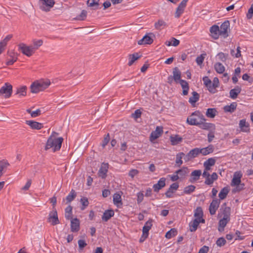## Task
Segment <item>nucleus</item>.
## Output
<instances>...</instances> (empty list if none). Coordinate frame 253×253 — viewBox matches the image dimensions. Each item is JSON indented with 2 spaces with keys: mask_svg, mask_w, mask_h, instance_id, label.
<instances>
[{
  "mask_svg": "<svg viewBox=\"0 0 253 253\" xmlns=\"http://www.w3.org/2000/svg\"><path fill=\"white\" fill-rule=\"evenodd\" d=\"M12 37L11 35H7L1 42H0V44H3L4 46L7 44V42L9 41Z\"/></svg>",
  "mask_w": 253,
  "mask_h": 253,
  "instance_id": "nucleus-61",
  "label": "nucleus"
},
{
  "mask_svg": "<svg viewBox=\"0 0 253 253\" xmlns=\"http://www.w3.org/2000/svg\"><path fill=\"white\" fill-rule=\"evenodd\" d=\"M194 215L195 217V219H198V220L204 219L203 218V211L201 207H198L194 211Z\"/></svg>",
  "mask_w": 253,
  "mask_h": 253,
  "instance_id": "nucleus-30",
  "label": "nucleus"
},
{
  "mask_svg": "<svg viewBox=\"0 0 253 253\" xmlns=\"http://www.w3.org/2000/svg\"><path fill=\"white\" fill-rule=\"evenodd\" d=\"M242 177V173L241 171H236L234 173L233 178L231 181V186H234L239 185L241 183V178Z\"/></svg>",
  "mask_w": 253,
  "mask_h": 253,
  "instance_id": "nucleus-15",
  "label": "nucleus"
},
{
  "mask_svg": "<svg viewBox=\"0 0 253 253\" xmlns=\"http://www.w3.org/2000/svg\"><path fill=\"white\" fill-rule=\"evenodd\" d=\"M230 220L228 219H227L224 218H222L221 219H220L219 221V229L218 230L220 231V228H222V230H223L224 229V228L226 226V224L228 223V222Z\"/></svg>",
  "mask_w": 253,
  "mask_h": 253,
  "instance_id": "nucleus-49",
  "label": "nucleus"
},
{
  "mask_svg": "<svg viewBox=\"0 0 253 253\" xmlns=\"http://www.w3.org/2000/svg\"><path fill=\"white\" fill-rule=\"evenodd\" d=\"M206 56V53H203L196 58V61L198 65H201L203 63Z\"/></svg>",
  "mask_w": 253,
  "mask_h": 253,
  "instance_id": "nucleus-55",
  "label": "nucleus"
},
{
  "mask_svg": "<svg viewBox=\"0 0 253 253\" xmlns=\"http://www.w3.org/2000/svg\"><path fill=\"white\" fill-rule=\"evenodd\" d=\"M210 32L212 38L217 39L220 35L219 27L216 25H214L210 28Z\"/></svg>",
  "mask_w": 253,
  "mask_h": 253,
  "instance_id": "nucleus-16",
  "label": "nucleus"
},
{
  "mask_svg": "<svg viewBox=\"0 0 253 253\" xmlns=\"http://www.w3.org/2000/svg\"><path fill=\"white\" fill-rule=\"evenodd\" d=\"M141 56L139 55L138 53H134L132 54H129L128 56L129 62L128 65L130 66L137 59H138Z\"/></svg>",
  "mask_w": 253,
  "mask_h": 253,
  "instance_id": "nucleus-33",
  "label": "nucleus"
},
{
  "mask_svg": "<svg viewBox=\"0 0 253 253\" xmlns=\"http://www.w3.org/2000/svg\"><path fill=\"white\" fill-rule=\"evenodd\" d=\"M226 243V241L223 237L219 238L216 242V245L219 247L224 246Z\"/></svg>",
  "mask_w": 253,
  "mask_h": 253,
  "instance_id": "nucleus-56",
  "label": "nucleus"
},
{
  "mask_svg": "<svg viewBox=\"0 0 253 253\" xmlns=\"http://www.w3.org/2000/svg\"><path fill=\"white\" fill-rule=\"evenodd\" d=\"M213 146L212 145H210L205 148L201 149L199 148L200 154H202L204 156H206L212 153L213 152Z\"/></svg>",
  "mask_w": 253,
  "mask_h": 253,
  "instance_id": "nucleus-24",
  "label": "nucleus"
},
{
  "mask_svg": "<svg viewBox=\"0 0 253 253\" xmlns=\"http://www.w3.org/2000/svg\"><path fill=\"white\" fill-rule=\"evenodd\" d=\"M80 201L82 205L81 209V210H84L88 206L89 204L88 199L86 197H83L81 198Z\"/></svg>",
  "mask_w": 253,
  "mask_h": 253,
  "instance_id": "nucleus-52",
  "label": "nucleus"
},
{
  "mask_svg": "<svg viewBox=\"0 0 253 253\" xmlns=\"http://www.w3.org/2000/svg\"><path fill=\"white\" fill-rule=\"evenodd\" d=\"M253 15V3L251 4V7L248 10L247 14V18L249 19H251Z\"/></svg>",
  "mask_w": 253,
  "mask_h": 253,
  "instance_id": "nucleus-63",
  "label": "nucleus"
},
{
  "mask_svg": "<svg viewBox=\"0 0 253 253\" xmlns=\"http://www.w3.org/2000/svg\"><path fill=\"white\" fill-rule=\"evenodd\" d=\"M205 222V219H201V220H198V219H194L193 221H191L189 223V230L191 232H195L199 225L200 223H204Z\"/></svg>",
  "mask_w": 253,
  "mask_h": 253,
  "instance_id": "nucleus-14",
  "label": "nucleus"
},
{
  "mask_svg": "<svg viewBox=\"0 0 253 253\" xmlns=\"http://www.w3.org/2000/svg\"><path fill=\"white\" fill-rule=\"evenodd\" d=\"M237 106L236 102H232L230 105H226L224 107L223 110L225 112L233 113L235 111Z\"/></svg>",
  "mask_w": 253,
  "mask_h": 253,
  "instance_id": "nucleus-29",
  "label": "nucleus"
},
{
  "mask_svg": "<svg viewBox=\"0 0 253 253\" xmlns=\"http://www.w3.org/2000/svg\"><path fill=\"white\" fill-rule=\"evenodd\" d=\"M19 49L22 53L27 56L28 57L31 56L35 51L34 50L33 47L31 45H27L26 44L22 43L18 45Z\"/></svg>",
  "mask_w": 253,
  "mask_h": 253,
  "instance_id": "nucleus-5",
  "label": "nucleus"
},
{
  "mask_svg": "<svg viewBox=\"0 0 253 253\" xmlns=\"http://www.w3.org/2000/svg\"><path fill=\"white\" fill-rule=\"evenodd\" d=\"M230 211L231 209L229 207H225L222 211V214L223 218H226L230 220Z\"/></svg>",
  "mask_w": 253,
  "mask_h": 253,
  "instance_id": "nucleus-45",
  "label": "nucleus"
},
{
  "mask_svg": "<svg viewBox=\"0 0 253 253\" xmlns=\"http://www.w3.org/2000/svg\"><path fill=\"white\" fill-rule=\"evenodd\" d=\"M51 82L48 79H42L33 83L30 86L31 91L34 93H37L42 91L48 87Z\"/></svg>",
  "mask_w": 253,
  "mask_h": 253,
  "instance_id": "nucleus-2",
  "label": "nucleus"
},
{
  "mask_svg": "<svg viewBox=\"0 0 253 253\" xmlns=\"http://www.w3.org/2000/svg\"><path fill=\"white\" fill-rule=\"evenodd\" d=\"M40 8L43 11H47L55 3L54 0H40Z\"/></svg>",
  "mask_w": 253,
  "mask_h": 253,
  "instance_id": "nucleus-8",
  "label": "nucleus"
},
{
  "mask_svg": "<svg viewBox=\"0 0 253 253\" xmlns=\"http://www.w3.org/2000/svg\"><path fill=\"white\" fill-rule=\"evenodd\" d=\"M220 200L217 199H213L210 204L209 207L210 213L211 215H214L219 207Z\"/></svg>",
  "mask_w": 253,
  "mask_h": 253,
  "instance_id": "nucleus-10",
  "label": "nucleus"
},
{
  "mask_svg": "<svg viewBox=\"0 0 253 253\" xmlns=\"http://www.w3.org/2000/svg\"><path fill=\"white\" fill-rule=\"evenodd\" d=\"M202 121H206L204 116L199 111H196L187 118L186 122L190 125L198 126Z\"/></svg>",
  "mask_w": 253,
  "mask_h": 253,
  "instance_id": "nucleus-3",
  "label": "nucleus"
},
{
  "mask_svg": "<svg viewBox=\"0 0 253 253\" xmlns=\"http://www.w3.org/2000/svg\"><path fill=\"white\" fill-rule=\"evenodd\" d=\"M185 155V154L183 152H180L176 155V161H175V166L180 167L183 163L182 159Z\"/></svg>",
  "mask_w": 253,
  "mask_h": 253,
  "instance_id": "nucleus-35",
  "label": "nucleus"
},
{
  "mask_svg": "<svg viewBox=\"0 0 253 253\" xmlns=\"http://www.w3.org/2000/svg\"><path fill=\"white\" fill-rule=\"evenodd\" d=\"M47 221L52 225H55L60 223L56 209L52 210V211L49 212Z\"/></svg>",
  "mask_w": 253,
  "mask_h": 253,
  "instance_id": "nucleus-7",
  "label": "nucleus"
},
{
  "mask_svg": "<svg viewBox=\"0 0 253 253\" xmlns=\"http://www.w3.org/2000/svg\"><path fill=\"white\" fill-rule=\"evenodd\" d=\"M113 202L118 207H119L120 205L122 206L123 205L121 196L119 193H116L114 194Z\"/></svg>",
  "mask_w": 253,
  "mask_h": 253,
  "instance_id": "nucleus-31",
  "label": "nucleus"
},
{
  "mask_svg": "<svg viewBox=\"0 0 253 253\" xmlns=\"http://www.w3.org/2000/svg\"><path fill=\"white\" fill-rule=\"evenodd\" d=\"M177 234V231L175 228H172L166 234L165 237L168 239H170L175 236Z\"/></svg>",
  "mask_w": 253,
  "mask_h": 253,
  "instance_id": "nucleus-51",
  "label": "nucleus"
},
{
  "mask_svg": "<svg viewBox=\"0 0 253 253\" xmlns=\"http://www.w3.org/2000/svg\"><path fill=\"white\" fill-rule=\"evenodd\" d=\"M114 215V211L112 210H106L102 216V220L104 221H107Z\"/></svg>",
  "mask_w": 253,
  "mask_h": 253,
  "instance_id": "nucleus-22",
  "label": "nucleus"
},
{
  "mask_svg": "<svg viewBox=\"0 0 253 253\" xmlns=\"http://www.w3.org/2000/svg\"><path fill=\"white\" fill-rule=\"evenodd\" d=\"M65 216L66 218L68 220L72 218V207L70 205L68 206L65 209Z\"/></svg>",
  "mask_w": 253,
  "mask_h": 253,
  "instance_id": "nucleus-44",
  "label": "nucleus"
},
{
  "mask_svg": "<svg viewBox=\"0 0 253 253\" xmlns=\"http://www.w3.org/2000/svg\"><path fill=\"white\" fill-rule=\"evenodd\" d=\"M184 10L183 9L180 8L178 6L176 8L175 13V17L176 18H179L180 15L183 13Z\"/></svg>",
  "mask_w": 253,
  "mask_h": 253,
  "instance_id": "nucleus-60",
  "label": "nucleus"
},
{
  "mask_svg": "<svg viewBox=\"0 0 253 253\" xmlns=\"http://www.w3.org/2000/svg\"><path fill=\"white\" fill-rule=\"evenodd\" d=\"M241 91V88L239 86H236L234 88L230 90L229 92V96L232 99L237 98L239 94Z\"/></svg>",
  "mask_w": 253,
  "mask_h": 253,
  "instance_id": "nucleus-21",
  "label": "nucleus"
},
{
  "mask_svg": "<svg viewBox=\"0 0 253 253\" xmlns=\"http://www.w3.org/2000/svg\"><path fill=\"white\" fill-rule=\"evenodd\" d=\"M99 1L100 0H88L87 4L89 7H93V9H97L98 8Z\"/></svg>",
  "mask_w": 253,
  "mask_h": 253,
  "instance_id": "nucleus-40",
  "label": "nucleus"
},
{
  "mask_svg": "<svg viewBox=\"0 0 253 253\" xmlns=\"http://www.w3.org/2000/svg\"><path fill=\"white\" fill-rule=\"evenodd\" d=\"M155 38V36L153 33H147L142 39L138 41V44L139 45L151 44L153 43Z\"/></svg>",
  "mask_w": 253,
  "mask_h": 253,
  "instance_id": "nucleus-6",
  "label": "nucleus"
},
{
  "mask_svg": "<svg viewBox=\"0 0 253 253\" xmlns=\"http://www.w3.org/2000/svg\"><path fill=\"white\" fill-rule=\"evenodd\" d=\"M182 141V138L178 135L170 137V141L172 145H175Z\"/></svg>",
  "mask_w": 253,
  "mask_h": 253,
  "instance_id": "nucleus-48",
  "label": "nucleus"
},
{
  "mask_svg": "<svg viewBox=\"0 0 253 253\" xmlns=\"http://www.w3.org/2000/svg\"><path fill=\"white\" fill-rule=\"evenodd\" d=\"M229 192V189L228 187H225L223 188L220 191L218 197L220 200H223L225 199Z\"/></svg>",
  "mask_w": 253,
  "mask_h": 253,
  "instance_id": "nucleus-34",
  "label": "nucleus"
},
{
  "mask_svg": "<svg viewBox=\"0 0 253 253\" xmlns=\"http://www.w3.org/2000/svg\"><path fill=\"white\" fill-rule=\"evenodd\" d=\"M80 220L77 218L71 220V230L72 232H78L80 230Z\"/></svg>",
  "mask_w": 253,
  "mask_h": 253,
  "instance_id": "nucleus-18",
  "label": "nucleus"
},
{
  "mask_svg": "<svg viewBox=\"0 0 253 253\" xmlns=\"http://www.w3.org/2000/svg\"><path fill=\"white\" fill-rule=\"evenodd\" d=\"M163 133V127L157 126L155 130L153 131L150 135V140L153 141L159 138Z\"/></svg>",
  "mask_w": 253,
  "mask_h": 253,
  "instance_id": "nucleus-11",
  "label": "nucleus"
},
{
  "mask_svg": "<svg viewBox=\"0 0 253 253\" xmlns=\"http://www.w3.org/2000/svg\"><path fill=\"white\" fill-rule=\"evenodd\" d=\"M43 44V41L42 40H34L33 44L31 45L33 47L35 51L37 50Z\"/></svg>",
  "mask_w": 253,
  "mask_h": 253,
  "instance_id": "nucleus-39",
  "label": "nucleus"
},
{
  "mask_svg": "<svg viewBox=\"0 0 253 253\" xmlns=\"http://www.w3.org/2000/svg\"><path fill=\"white\" fill-rule=\"evenodd\" d=\"M12 92V86L6 83L0 89V95L3 96L5 98H9Z\"/></svg>",
  "mask_w": 253,
  "mask_h": 253,
  "instance_id": "nucleus-4",
  "label": "nucleus"
},
{
  "mask_svg": "<svg viewBox=\"0 0 253 253\" xmlns=\"http://www.w3.org/2000/svg\"><path fill=\"white\" fill-rule=\"evenodd\" d=\"M189 170L186 167H183L181 169L176 170L175 174H177L179 178H184L189 173Z\"/></svg>",
  "mask_w": 253,
  "mask_h": 253,
  "instance_id": "nucleus-19",
  "label": "nucleus"
},
{
  "mask_svg": "<svg viewBox=\"0 0 253 253\" xmlns=\"http://www.w3.org/2000/svg\"><path fill=\"white\" fill-rule=\"evenodd\" d=\"M192 95L193 96L189 98V102L193 105L199 100L200 96L196 91H193Z\"/></svg>",
  "mask_w": 253,
  "mask_h": 253,
  "instance_id": "nucleus-41",
  "label": "nucleus"
},
{
  "mask_svg": "<svg viewBox=\"0 0 253 253\" xmlns=\"http://www.w3.org/2000/svg\"><path fill=\"white\" fill-rule=\"evenodd\" d=\"M152 219H149L145 224L142 229V232L143 234L149 235V231L151 228L152 226Z\"/></svg>",
  "mask_w": 253,
  "mask_h": 253,
  "instance_id": "nucleus-26",
  "label": "nucleus"
},
{
  "mask_svg": "<svg viewBox=\"0 0 253 253\" xmlns=\"http://www.w3.org/2000/svg\"><path fill=\"white\" fill-rule=\"evenodd\" d=\"M26 124L29 126L32 129L39 130L43 127L42 124L32 120L26 121Z\"/></svg>",
  "mask_w": 253,
  "mask_h": 253,
  "instance_id": "nucleus-17",
  "label": "nucleus"
},
{
  "mask_svg": "<svg viewBox=\"0 0 253 253\" xmlns=\"http://www.w3.org/2000/svg\"><path fill=\"white\" fill-rule=\"evenodd\" d=\"M108 168L109 165L108 163H102L98 171L99 176L105 178L107 175Z\"/></svg>",
  "mask_w": 253,
  "mask_h": 253,
  "instance_id": "nucleus-13",
  "label": "nucleus"
},
{
  "mask_svg": "<svg viewBox=\"0 0 253 253\" xmlns=\"http://www.w3.org/2000/svg\"><path fill=\"white\" fill-rule=\"evenodd\" d=\"M76 197V193L74 190L72 189L69 195L66 197L67 203H69L74 200Z\"/></svg>",
  "mask_w": 253,
  "mask_h": 253,
  "instance_id": "nucleus-43",
  "label": "nucleus"
},
{
  "mask_svg": "<svg viewBox=\"0 0 253 253\" xmlns=\"http://www.w3.org/2000/svg\"><path fill=\"white\" fill-rule=\"evenodd\" d=\"M167 26L166 22L163 19H159L154 24L155 29L157 30H161Z\"/></svg>",
  "mask_w": 253,
  "mask_h": 253,
  "instance_id": "nucleus-28",
  "label": "nucleus"
},
{
  "mask_svg": "<svg viewBox=\"0 0 253 253\" xmlns=\"http://www.w3.org/2000/svg\"><path fill=\"white\" fill-rule=\"evenodd\" d=\"M245 184L244 183H240L239 185H236L234 186L235 187L233 189V192H239L242 190L244 189Z\"/></svg>",
  "mask_w": 253,
  "mask_h": 253,
  "instance_id": "nucleus-57",
  "label": "nucleus"
},
{
  "mask_svg": "<svg viewBox=\"0 0 253 253\" xmlns=\"http://www.w3.org/2000/svg\"><path fill=\"white\" fill-rule=\"evenodd\" d=\"M209 251V247L207 246H204L201 248L198 253H208Z\"/></svg>",
  "mask_w": 253,
  "mask_h": 253,
  "instance_id": "nucleus-64",
  "label": "nucleus"
},
{
  "mask_svg": "<svg viewBox=\"0 0 253 253\" xmlns=\"http://www.w3.org/2000/svg\"><path fill=\"white\" fill-rule=\"evenodd\" d=\"M215 160L214 158H211L208 159L204 163V167L206 170H210L211 167L214 165L215 163Z\"/></svg>",
  "mask_w": 253,
  "mask_h": 253,
  "instance_id": "nucleus-25",
  "label": "nucleus"
},
{
  "mask_svg": "<svg viewBox=\"0 0 253 253\" xmlns=\"http://www.w3.org/2000/svg\"><path fill=\"white\" fill-rule=\"evenodd\" d=\"M230 22L228 20L225 21L220 26V35L223 36L224 38L228 37V31L230 30Z\"/></svg>",
  "mask_w": 253,
  "mask_h": 253,
  "instance_id": "nucleus-9",
  "label": "nucleus"
},
{
  "mask_svg": "<svg viewBox=\"0 0 253 253\" xmlns=\"http://www.w3.org/2000/svg\"><path fill=\"white\" fill-rule=\"evenodd\" d=\"M217 113L215 108H209L207 109L206 115L208 118H213Z\"/></svg>",
  "mask_w": 253,
  "mask_h": 253,
  "instance_id": "nucleus-38",
  "label": "nucleus"
},
{
  "mask_svg": "<svg viewBox=\"0 0 253 253\" xmlns=\"http://www.w3.org/2000/svg\"><path fill=\"white\" fill-rule=\"evenodd\" d=\"M179 83L180 84L183 89V94L184 95H187L189 89L188 83L185 80H180Z\"/></svg>",
  "mask_w": 253,
  "mask_h": 253,
  "instance_id": "nucleus-32",
  "label": "nucleus"
},
{
  "mask_svg": "<svg viewBox=\"0 0 253 253\" xmlns=\"http://www.w3.org/2000/svg\"><path fill=\"white\" fill-rule=\"evenodd\" d=\"M217 56L220 61L224 62L228 56V54H225L221 52L217 54Z\"/></svg>",
  "mask_w": 253,
  "mask_h": 253,
  "instance_id": "nucleus-54",
  "label": "nucleus"
},
{
  "mask_svg": "<svg viewBox=\"0 0 253 253\" xmlns=\"http://www.w3.org/2000/svg\"><path fill=\"white\" fill-rule=\"evenodd\" d=\"M201 174L202 171L201 170L198 169L194 170L191 174L190 181L191 182H194L195 181L198 180Z\"/></svg>",
  "mask_w": 253,
  "mask_h": 253,
  "instance_id": "nucleus-23",
  "label": "nucleus"
},
{
  "mask_svg": "<svg viewBox=\"0 0 253 253\" xmlns=\"http://www.w3.org/2000/svg\"><path fill=\"white\" fill-rule=\"evenodd\" d=\"M214 68L217 73L222 74L225 71L224 66L220 62L216 63L214 65Z\"/></svg>",
  "mask_w": 253,
  "mask_h": 253,
  "instance_id": "nucleus-37",
  "label": "nucleus"
},
{
  "mask_svg": "<svg viewBox=\"0 0 253 253\" xmlns=\"http://www.w3.org/2000/svg\"><path fill=\"white\" fill-rule=\"evenodd\" d=\"M166 179L165 177L161 178L156 184L153 186L154 191L158 192L159 191L166 186Z\"/></svg>",
  "mask_w": 253,
  "mask_h": 253,
  "instance_id": "nucleus-12",
  "label": "nucleus"
},
{
  "mask_svg": "<svg viewBox=\"0 0 253 253\" xmlns=\"http://www.w3.org/2000/svg\"><path fill=\"white\" fill-rule=\"evenodd\" d=\"M179 41L174 38H171V41H167L165 42V44L168 46L172 45L176 46L179 44Z\"/></svg>",
  "mask_w": 253,
  "mask_h": 253,
  "instance_id": "nucleus-42",
  "label": "nucleus"
},
{
  "mask_svg": "<svg viewBox=\"0 0 253 253\" xmlns=\"http://www.w3.org/2000/svg\"><path fill=\"white\" fill-rule=\"evenodd\" d=\"M179 187V185L177 183L175 182L171 184L168 189L170 191H173V193L176 191Z\"/></svg>",
  "mask_w": 253,
  "mask_h": 253,
  "instance_id": "nucleus-62",
  "label": "nucleus"
},
{
  "mask_svg": "<svg viewBox=\"0 0 253 253\" xmlns=\"http://www.w3.org/2000/svg\"><path fill=\"white\" fill-rule=\"evenodd\" d=\"M196 187L194 185H190L185 187L183 190V193L186 194H190L195 190Z\"/></svg>",
  "mask_w": 253,
  "mask_h": 253,
  "instance_id": "nucleus-47",
  "label": "nucleus"
},
{
  "mask_svg": "<svg viewBox=\"0 0 253 253\" xmlns=\"http://www.w3.org/2000/svg\"><path fill=\"white\" fill-rule=\"evenodd\" d=\"M87 16V11L85 10H83L80 15L77 16L76 20H84Z\"/></svg>",
  "mask_w": 253,
  "mask_h": 253,
  "instance_id": "nucleus-53",
  "label": "nucleus"
},
{
  "mask_svg": "<svg viewBox=\"0 0 253 253\" xmlns=\"http://www.w3.org/2000/svg\"><path fill=\"white\" fill-rule=\"evenodd\" d=\"M144 194L143 191H140L137 194V203L138 204H140L143 200Z\"/></svg>",
  "mask_w": 253,
  "mask_h": 253,
  "instance_id": "nucleus-58",
  "label": "nucleus"
},
{
  "mask_svg": "<svg viewBox=\"0 0 253 253\" xmlns=\"http://www.w3.org/2000/svg\"><path fill=\"white\" fill-rule=\"evenodd\" d=\"M172 74V78L174 79V81L176 83H179L180 81L182 80L181 79V73L178 67H175V68H173Z\"/></svg>",
  "mask_w": 253,
  "mask_h": 253,
  "instance_id": "nucleus-20",
  "label": "nucleus"
},
{
  "mask_svg": "<svg viewBox=\"0 0 253 253\" xmlns=\"http://www.w3.org/2000/svg\"><path fill=\"white\" fill-rule=\"evenodd\" d=\"M26 86H22L17 88L16 94H18L19 96H25L27 94Z\"/></svg>",
  "mask_w": 253,
  "mask_h": 253,
  "instance_id": "nucleus-36",
  "label": "nucleus"
},
{
  "mask_svg": "<svg viewBox=\"0 0 253 253\" xmlns=\"http://www.w3.org/2000/svg\"><path fill=\"white\" fill-rule=\"evenodd\" d=\"M110 135L109 133H108L107 134H106L103 141H102V146L103 148H104L106 145L108 143V142H109L110 141Z\"/></svg>",
  "mask_w": 253,
  "mask_h": 253,
  "instance_id": "nucleus-59",
  "label": "nucleus"
},
{
  "mask_svg": "<svg viewBox=\"0 0 253 253\" xmlns=\"http://www.w3.org/2000/svg\"><path fill=\"white\" fill-rule=\"evenodd\" d=\"M206 121H202L201 122L200 126H198L200 128L203 129H215V126L214 124L212 123H206Z\"/></svg>",
  "mask_w": 253,
  "mask_h": 253,
  "instance_id": "nucleus-27",
  "label": "nucleus"
},
{
  "mask_svg": "<svg viewBox=\"0 0 253 253\" xmlns=\"http://www.w3.org/2000/svg\"><path fill=\"white\" fill-rule=\"evenodd\" d=\"M239 126L243 131L247 132L249 125L247 124L245 120H241L240 121Z\"/></svg>",
  "mask_w": 253,
  "mask_h": 253,
  "instance_id": "nucleus-50",
  "label": "nucleus"
},
{
  "mask_svg": "<svg viewBox=\"0 0 253 253\" xmlns=\"http://www.w3.org/2000/svg\"><path fill=\"white\" fill-rule=\"evenodd\" d=\"M188 153L190 155L192 159H194L197 157L200 154V150L199 148H195L190 150Z\"/></svg>",
  "mask_w": 253,
  "mask_h": 253,
  "instance_id": "nucleus-46",
  "label": "nucleus"
},
{
  "mask_svg": "<svg viewBox=\"0 0 253 253\" xmlns=\"http://www.w3.org/2000/svg\"><path fill=\"white\" fill-rule=\"evenodd\" d=\"M58 135V133L55 131L52 132V134L47 139L45 147V150L52 148L53 151L55 152L60 149L62 143L63 141V138L61 137H56L55 135Z\"/></svg>",
  "mask_w": 253,
  "mask_h": 253,
  "instance_id": "nucleus-1",
  "label": "nucleus"
}]
</instances>
